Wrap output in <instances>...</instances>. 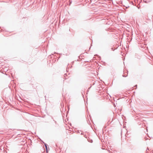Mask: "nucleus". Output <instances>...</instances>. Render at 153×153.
Here are the masks:
<instances>
[{"instance_id": "obj_1", "label": "nucleus", "mask_w": 153, "mask_h": 153, "mask_svg": "<svg viewBox=\"0 0 153 153\" xmlns=\"http://www.w3.org/2000/svg\"><path fill=\"white\" fill-rule=\"evenodd\" d=\"M127 130L125 128H123L121 130V134H127Z\"/></svg>"}, {"instance_id": "obj_2", "label": "nucleus", "mask_w": 153, "mask_h": 153, "mask_svg": "<svg viewBox=\"0 0 153 153\" xmlns=\"http://www.w3.org/2000/svg\"><path fill=\"white\" fill-rule=\"evenodd\" d=\"M128 71H126V72H124L123 74V76L124 77H126L128 76Z\"/></svg>"}, {"instance_id": "obj_3", "label": "nucleus", "mask_w": 153, "mask_h": 153, "mask_svg": "<svg viewBox=\"0 0 153 153\" xmlns=\"http://www.w3.org/2000/svg\"><path fill=\"white\" fill-rule=\"evenodd\" d=\"M66 76H67V74H64V76L65 77Z\"/></svg>"}, {"instance_id": "obj_4", "label": "nucleus", "mask_w": 153, "mask_h": 153, "mask_svg": "<svg viewBox=\"0 0 153 153\" xmlns=\"http://www.w3.org/2000/svg\"><path fill=\"white\" fill-rule=\"evenodd\" d=\"M45 145V147H46V149H47V146H46V145Z\"/></svg>"}, {"instance_id": "obj_5", "label": "nucleus", "mask_w": 153, "mask_h": 153, "mask_svg": "<svg viewBox=\"0 0 153 153\" xmlns=\"http://www.w3.org/2000/svg\"><path fill=\"white\" fill-rule=\"evenodd\" d=\"M111 49L112 51H114L113 48H112Z\"/></svg>"}, {"instance_id": "obj_6", "label": "nucleus", "mask_w": 153, "mask_h": 153, "mask_svg": "<svg viewBox=\"0 0 153 153\" xmlns=\"http://www.w3.org/2000/svg\"><path fill=\"white\" fill-rule=\"evenodd\" d=\"M80 134H83V133L82 132H81Z\"/></svg>"}, {"instance_id": "obj_7", "label": "nucleus", "mask_w": 153, "mask_h": 153, "mask_svg": "<svg viewBox=\"0 0 153 153\" xmlns=\"http://www.w3.org/2000/svg\"><path fill=\"white\" fill-rule=\"evenodd\" d=\"M91 88V87H90L88 88V89H90Z\"/></svg>"}, {"instance_id": "obj_8", "label": "nucleus", "mask_w": 153, "mask_h": 153, "mask_svg": "<svg viewBox=\"0 0 153 153\" xmlns=\"http://www.w3.org/2000/svg\"><path fill=\"white\" fill-rule=\"evenodd\" d=\"M70 3H71L72 2H70Z\"/></svg>"}, {"instance_id": "obj_9", "label": "nucleus", "mask_w": 153, "mask_h": 153, "mask_svg": "<svg viewBox=\"0 0 153 153\" xmlns=\"http://www.w3.org/2000/svg\"><path fill=\"white\" fill-rule=\"evenodd\" d=\"M70 3H71L72 2H70Z\"/></svg>"}, {"instance_id": "obj_10", "label": "nucleus", "mask_w": 153, "mask_h": 153, "mask_svg": "<svg viewBox=\"0 0 153 153\" xmlns=\"http://www.w3.org/2000/svg\"><path fill=\"white\" fill-rule=\"evenodd\" d=\"M70 3H71L72 2H70Z\"/></svg>"}, {"instance_id": "obj_11", "label": "nucleus", "mask_w": 153, "mask_h": 153, "mask_svg": "<svg viewBox=\"0 0 153 153\" xmlns=\"http://www.w3.org/2000/svg\"><path fill=\"white\" fill-rule=\"evenodd\" d=\"M135 86H137V85H135Z\"/></svg>"}, {"instance_id": "obj_12", "label": "nucleus", "mask_w": 153, "mask_h": 153, "mask_svg": "<svg viewBox=\"0 0 153 153\" xmlns=\"http://www.w3.org/2000/svg\"><path fill=\"white\" fill-rule=\"evenodd\" d=\"M0 134H3L2 133H0Z\"/></svg>"}]
</instances>
